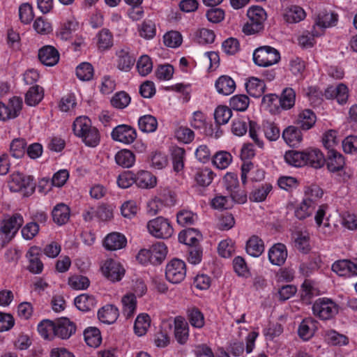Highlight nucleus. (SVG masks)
<instances>
[{"instance_id":"obj_43","label":"nucleus","mask_w":357,"mask_h":357,"mask_svg":"<svg viewBox=\"0 0 357 357\" xmlns=\"http://www.w3.org/2000/svg\"><path fill=\"white\" fill-rule=\"evenodd\" d=\"M44 92L42 87L36 85L31 87L25 95V102L29 106H36L43 98Z\"/></svg>"},{"instance_id":"obj_24","label":"nucleus","mask_w":357,"mask_h":357,"mask_svg":"<svg viewBox=\"0 0 357 357\" xmlns=\"http://www.w3.org/2000/svg\"><path fill=\"white\" fill-rule=\"evenodd\" d=\"M304 159L306 160V165H310L315 169L321 167L326 162L324 154L317 149L305 150Z\"/></svg>"},{"instance_id":"obj_12","label":"nucleus","mask_w":357,"mask_h":357,"mask_svg":"<svg viewBox=\"0 0 357 357\" xmlns=\"http://www.w3.org/2000/svg\"><path fill=\"white\" fill-rule=\"evenodd\" d=\"M332 271L342 277L349 278L357 275V259L354 261L337 260L333 264Z\"/></svg>"},{"instance_id":"obj_46","label":"nucleus","mask_w":357,"mask_h":357,"mask_svg":"<svg viewBox=\"0 0 357 357\" xmlns=\"http://www.w3.org/2000/svg\"><path fill=\"white\" fill-rule=\"evenodd\" d=\"M284 160L287 163L294 167H303L306 165V160L304 159V151H289L284 154Z\"/></svg>"},{"instance_id":"obj_41","label":"nucleus","mask_w":357,"mask_h":357,"mask_svg":"<svg viewBox=\"0 0 357 357\" xmlns=\"http://www.w3.org/2000/svg\"><path fill=\"white\" fill-rule=\"evenodd\" d=\"M151 325V318L146 313L139 314L135 321L134 331L138 336H142L146 333Z\"/></svg>"},{"instance_id":"obj_59","label":"nucleus","mask_w":357,"mask_h":357,"mask_svg":"<svg viewBox=\"0 0 357 357\" xmlns=\"http://www.w3.org/2000/svg\"><path fill=\"white\" fill-rule=\"evenodd\" d=\"M76 75L82 81H89L93 76V68L89 63L84 62L76 68Z\"/></svg>"},{"instance_id":"obj_39","label":"nucleus","mask_w":357,"mask_h":357,"mask_svg":"<svg viewBox=\"0 0 357 357\" xmlns=\"http://www.w3.org/2000/svg\"><path fill=\"white\" fill-rule=\"evenodd\" d=\"M96 39L97 47L100 51L109 50L113 45V35L108 29L100 31L96 35Z\"/></svg>"},{"instance_id":"obj_18","label":"nucleus","mask_w":357,"mask_h":357,"mask_svg":"<svg viewBox=\"0 0 357 357\" xmlns=\"http://www.w3.org/2000/svg\"><path fill=\"white\" fill-rule=\"evenodd\" d=\"M70 208L64 203L57 204L54 206L52 215L53 221L59 226H62L68 223L70 218Z\"/></svg>"},{"instance_id":"obj_14","label":"nucleus","mask_w":357,"mask_h":357,"mask_svg":"<svg viewBox=\"0 0 357 357\" xmlns=\"http://www.w3.org/2000/svg\"><path fill=\"white\" fill-rule=\"evenodd\" d=\"M40 252V248L32 246L26 253V257L29 259L28 270L33 274H40L43 270V264L39 258Z\"/></svg>"},{"instance_id":"obj_57","label":"nucleus","mask_w":357,"mask_h":357,"mask_svg":"<svg viewBox=\"0 0 357 357\" xmlns=\"http://www.w3.org/2000/svg\"><path fill=\"white\" fill-rule=\"evenodd\" d=\"M231 116L232 113L231 109L224 105L217 107L214 112L215 121L219 126L226 124L231 119Z\"/></svg>"},{"instance_id":"obj_49","label":"nucleus","mask_w":357,"mask_h":357,"mask_svg":"<svg viewBox=\"0 0 357 357\" xmlns=\"http://www.w3.org/2000/svg\"><path fill=\"white\" fill-rule=\"evenodd\" d=\"M139 34L141 37L150 40L155 37L156 34V27L155 22L151 20H144L139 26Z\"/></svg>"},{"instance_id":"obj_20","label":"nucleus","mask_w":357,"mask_h":357,"mask_svg":"<svg viewBox=\"0 0 357 357\" xmlns=\"http://www.w3.org/2000/svg\"><path fill=\"white\" fill-rule=\"evenodd\" d=\"M216 91L223 96L231 94L236 89L234 80L229 75H221L215 82Z\"/></svg>"},{"instance_id":"obj_63","label":"nucleus","mask_w":357,"mask_h":357,"mask_svg":"<svg viewBox=\"0 0 357 357\" xmlns=\"http://www.w3.org/2000/svg\"><path fill=\"white\" fill-rule=\"evenodd\" d=\"M176 218L178 224L185 227L193 225L197 220V216L190 211L182 210L177 213Z\"/></svg>"},{"instance_id":"obj_38","label":"nucleus","mask_w":357,"mask_h":357,"mask_svg":"<svg viewBox=\"0 0 357 357\" xmlns=\"http://www.w3.org/2000/svg\"><path fill=\"white\" fill-rule=\"evenodd\" d=\"M152 257V264H160L166 257L167 248L163 242H158L152 245L150 248Z\"/></svg>"},{"instance_id":"obj_36","label":"nucleus","mask_w":357,"mask_h":357,"mask_svg":"<svg viewBox=\"0 0 357 357\" xmlns=\"http://www.w3.org/2000/svg\"><path fill=\"white\" fill-rule=\"evenodd\" d=\"M232 161L233 157L231 154L226 151H219L212 158L213 166L221 170L227 169Z\"/></svg>"},{"instance_id":"obj_21","label":"nucleus","mask_w":357,"mask_h":357,"mask_svg":"<svg viewBox=\"0 0 357 357\" xmlns=\"http://www.w3.org/2000/svg\"><path fill=\"white\" fill-rule=\"evenodd\" d=\"M215 174L209 167L197 168L194 174V181L198 186L208 187L213 182Z\"/></svg>"},{"instance_id":"obj_23","label":"nucleus","mask_w":357,"mask_h":357,"mask_svg":"<svg viewBox=\"0 0 357 357\" xmlns=\"http://www.w3.org/2000/svg\"><path fill=\"white\" fill-rule=\"evenodd\" d=\"M127 240L124 235L113 232L109 234L104 239V247L108 250H116L126 245Z\"/></svg>"},{"instance_id":"obj_11","label":"nucleus","mask_w":357,"mask_h":357,"mask_svg":"<svg viewBox=\"0 0 357 357\" xmlns=\"http://www.w3.org/2000/svg\"><path fill=\"white\" fill-rule=\"evenodd\" d=\"M103 275L112 282L120 281L125 274V269L120 262L108 259L101 266Z\"/></svg>"},{"instance_id":"obj_45","label":"nucleus","mask_w":357,"mask_h":357,"mask_svg":"<svg viewBox=\"0 0 357 357\" xmlns=\"http://www.w3.org/2000/svg\"><path fill=\"white\" fill-rule=\"evenodd\" d=\"M84 340L91 347H98L102 341L99 329L96 327L86 328L84 332Z\"/></svg>"},{"instance_id":"obj_6","label":"nucleus","mask_w":357,"mask_h":357,"mask_svg":"<svg viewBox=\"0 0 357 357\" xmlns=\"http://www.w3.org/2000/svg\"><path fill=\"white\" fill-rule=\"evenodd\" d=\"M185 275L186 265L183 260L173 259L166 265L165 277L169 282L173 284L180 283Z\"/></svg>"},{"instance_id":"obj_16","label":"nucleus","mask_w":357,"mask_h":357,"mask_svg":"<svg viewBox=\"0 0 357 357\" xmlns=\"http://www.w3.org/2000/svg\"><path fill=\"white\" fill-rule=\"evenodd\" d=\"M38 58L43 64L53 66L59 61V53L53 46L46 45L39 50Z\"/></svg>"},{"instance_id":"obj_3","label":"nucleus","mask_w":357,"mask_h":357,"mask_svg":"<svg viewBox=\"0 0 357 357\" xmlns=\"http://www.w3.org/2000/svg\"><path fill=\"white\" fill-rule=\"evenodd\" d=\"M254 63L260 67H268L279 62L280 54L275 48L264 45L257 48L252 54Z\"/></svg>"},{"instance_id":"obj_10","label":"nucleus","mask_w":357,"mask_h":357,"mask_svg":"<svg viewBox=\"0 0 357 357\" xmlns=\"http://www.w3.org/2000/svg\"><path fill=\"white\" fill-rule=\"evenodd\" d=\"M115 64L117 69L123 72H129L132 68L135 58L128 47H121L115 51Z\"/></svg>"},{"instance_id":"obj_40","label":"nucleus","mask_w":357,"mask_h":357,"mask_svg":"<svg viewBox=\"0 0 357 357\" xmlns=\"http://www.w3.org/2000/svg\"><path fill=\"white\" fill-rule=\"evenodd\" d=\"M273 185L269 183H264L255 188L250 195V199L255 202L264 201L268 195L272 191Z\"/></svg>"},{"instance_id":"obj_60","label":"nucleus","mask_w":357,"mask_h":357,"mask_svg":"<svg viewBox=\"0 0 357 357\" xmlns=\"http://www.w3.org/2000/svg\"><path fill=\"white\" fill-rule=\"evenodd\" d=\"M325 338L333 345H347L349 343L347 336L340 334L333 330L326 331L325 332Z\"/></svg>"},{"instance_id":"obj_64","label":"nucleus","mask_w":357,"mask_h":357,"mask_svg":"<svg viewBox=\"0 0 357 357\" xmlns=\"http://www.w3.org/2000/svg\"><path fill=\"white\" fill-rule=\"evenodd\" d=\"M26 143L23 139H15L10 146V154L16 158H22L25 153Z\"/></svg>"},{"instance_id":"obj_9","label":"nucleus","mask_w":357,"mask_h":357,"mask_svg":"<svg viewBox=\"0 0 357 357\" xmlns=\"http://www.w3.org/2000/svg\"><path fill=\"white\" fill-rule=\"evenodd\" d=\"M137 131L132 126L121 124L113 128L111 137L113 140L124 144H132L137 138Z\"/></svg>"},{"instance_id":"obj_13","label":"nucleus","mask_w":357,"mask_h":357,"mask_svg":"<svg viewBox=\"0 0 357 357\" xmlns=\"http://www.w3.org/2000/svg\"><path fill=\"white\" fill-rule=\"evenodd\" d=\"M324 97L328 100H336L340 105L345 104L349 98V89L344 84L329 86L324 91Z\"/></svg>"},{"instance_id":"obj_56","label":"nucleus","mask_w":357,"mask_h":357,"mask_svg":"<svg viewBox=\"0 0 357 357\" xmlns=\"http://www.w3.org/2000/svg\"><path fill=\"white\" fill-rule=\"evenodd\" d=\"M247 15L250 21L256 22L261 26H264V22L266 20V11L257 6L250 7L247 11Z\"/></svg>"},{"instance_id":"obj_54","label":"nucleus","mask_w":357,"mask_h":357,"mask_svg":"<svg viewBox=\"0 0 357 357\" xmlns=\"http://www.w3.org/2000/svg\"><path fill=\"white\" fill-rule=\"evenodd\" d=\"M136 68L141 76L148 75L153 70V62L146 54L142 55L137 61Z\"/></svg>"},{"instance_id":"obj_53","label":"nucleus","mask_w":357,"mask_h":357,"mask_svg":"<svg viewBox=\"0 0 357 357\" xmlns=\"http://www.w3.org/2000/svg\"><path fill=\"white\" fill-rule=\"evenodd\" d=\"M92 126L91 119L86 116H80L75 119L73 123V131L75 136L82 135L88 128Z\"/></svg>"},{"instance_id":"obj_62","label":"nucleus","mask_w":357,"mask_h":357,"mask_svg":"<svg viewBox=\"0 0 357 357\" xmlns=\"http://www.w3.org/2000/svg\"><path fill=\"white\" fill-rule=\"evenodd\" d=\"M296 248L303 252H307L310 249V236L306 232H298L295 237Z\"/></svg>"},{"instance_id":"obj_22","label":"nucleus","mask_w":357,"mask_h":357,"mask_svg":"<svg viewBox=\"0 0 357 357\" xmlns=\"http://www.w3.org/2000/svg\"><path fill=\"white\" fill-rule=\"evenodd\" d=\"M174 336L176 341L181 344H185L188 340L189 326L181 317H176L174 319Z\"/></svg>"},{"instance_id":"obj_27","label":"nucleus","mask_w":357,"mask_h":357,"mask_svg":"<svg viewBox=\"0 0 357 357\" xmlns=\"http://www.w3.org/2000/svg\"><path fill=\"white\" fill-rule=\"evenodd\" d=\"M119 315V309L115 305L110 304L102 307L98 312L99 320L107 324L114 323Z\"/></svg>"},{"instance_id":"obj_32","label":"nucleus","mask_w":357,"mask_h":357,"mask_svg":"<svg viewBox=\"0 0 357 357\" xmlns=\"http://www.w3.org/2000/svg\"><path fill=\"white\" fill-rule=\"evenodd\" d=\"M317 121L315 114L310 109H304L298 115L296 123L304 130L312 128Z\"/></svg>"},{"instance_id":"obj_29","label":"nucleus","mask_w":357,"mask_h":357,"mask_svg":"<svg viewBox=\"0 0 357 357\" xmlns=\"http://www.w3.org/2000/svg\"><path fill=\"white\" fill-rule=\"evenodd\" d=\"M344 158L341 153L333 149L329 151L326 165L330 172H337L341 171L344 168Z\"/></svg>"},{"instance_id":"obj_28","label":"nucleus","mask_w":357,"mask_h":357,"mask_svg":"<svg viewBox=\"0 0 357 357\" xmlns=\"http://www.w3.org/2000/svg\"><path fill=\"white\" fill-rule=\"evenodd\" d=\"M282 137L284 142L290 146H296L303 140V135L301 130L294 126H289L287 127L283 130Z\"/></svg>"},{"instance_id":"obj_30","label":"nucleus","mask_w":357,"mask_h":357,"mask_svg":"<svg viewBox=\"0 0 357 357\" xmlns=\"http://www.w3.org/2000/svg\"><path fill=\"white\" fill-rule=\"evenodd\" d=\"M122 313L126 319L132 317L137 310V299L134 294H127L121 298Z\"/></svg>"},{"instance_id":"obj_19","label":"nucleus","mask_w":357,"mask_h":357,"mask_svg":"<svg viewBox=\"0 0 357 357\" xmlns=\"http://www.w3.org/2000/svg\"><path fill=\"white\" fill-rule=\"evenodd\" d=\"M317 321L312 317H307L303 319L298 328L299 337L304 341L311 339L317 328Z\"/></svg>"},{"instance_id":"obj_25","label":"nucleus","mask_w":357,"mask_h":357,"mask_svg":"<svg viewBox=\"0 0 357 357\" xmlns=\"http://www.w3.org/2000/svg\"><path fill=\"white\" fill-rule=\"evenodd\" d=\"M282 16L285 22L293 24L303 20L306 17V13L303 8L292 5L284 10Z\"/></svg>"},{"instance_id":"obj_26","label":"nucleus","mask_w":357,"mask_h":357,"mask_svg":"<svg viewBox=\"0 0 357 357\" xmlns=\"http://www.w3.org/2000/svg\"><path fill=\"white\" fill-rule=\"evenodd\" d=\"M245 86L248 93L254 98L261 97L266 89L264 82L255 77H249L245 83Z\"/></svg>"},{"instance_id":"obj_61","label":"nucleus","mask_w":357,"mask_h":357,"mask_svg":"<svg viewBox=\"0 0 357 357\" xmlns=\"http://www.w3.org/2000/svg\"><path fill=\"white\" fill-rule=\"evenodd\" d=\"M181 34L176 31H171L166 33L163 36L164 44L172 48L179 47L182 43Z\"/></svg>"},{"instance_id":"obj_33","label":"nucleus","mask_w":357,"mask_h":357,"mask_svg":"<svg viewBox=\"0 0 357 357\" xmlns=\"http://www.w3.org/2000/svg\"><path fill=\"white\" fill-rule=\"evenodd\" d=\"M245 250L249 255L257 257L264 250V242L258 236L253 235L247 241Z\"/></svg>"},{"instance_id":"obj_48","label":"nucleus","mask_w":357,"mask_h":357,"mask_svg":"<svg viewBox=\"0 0 357 357\" xmlns=\"http://www.w3.org/2000/svg\"><path fill=\"white\" fill-rule=\"evenodd\" d=\"M322 189L317 185L307 186L304 190V197L303 199L309 200V203L317 206L319 199L323 196Z\"/></svg>"},{"instance_id":"obj_52","label":"nucleus","mask_w":357,"mask_h":357,"mask_svg":"<svg viewBox=\"0 0 357 357\" xmlns=\"http://www.w3.org/2000/svg\"><path fill=\"white\" fill-rule=\"evenodd\" d=\"M33 28L40 35H47L53 30L51 22L47 18L41 16L34 20Z\"/></svg>"},{"instance_id":"obj_2","label":"nucleus","mask_w":357,"mask_h":357,"mask_svg":"<svg viewBox=\"0 0 357 357\" xmlns=\"http://www.w3.org/2000/svg\"><path fill=\"white\" fill-rule=\"evenodd\" d=\"M8 185L12 192H21L24 196H30L36 188L32 176L18 172H14L10 176Z\"/></svg>"},{"instance_id":"obj_7","label":"nucleus","mask_w":357,"mask_h":357,"mask_svg":"<svg viewBox=\"0 0 357 357\" xmlns=\"http://www.w3.org/2000/svg\"><path fill=\"white\" fill-rule=\"evenodd\" d=\"M22 98L14 96L10 98L7 103L0 101V121H8L17 118L22 109Z\"/></svg>"},{"instance_id":"obj_44","label":"nucleus","mask_w":357,"mask_h":357,"mask_svg":"<svg viewBox=\"0 0 357 357\" xmlns=\"http://www.w3.org/2000/svg\"><path fill=\"white\" fill-rule=\"evenodd\" d=\"M138 126L143 132H153L157 129L158 121L152 115H144L139 119Z\"/></svg>"},{"instance_id":"obj_1","label":"nucleus","mask_w":357,"mask_h":357,"mask_svg":"<svg viewBox=\"0 0 357 357\" xmlns=\"http://www.w3.org/2000/svg\"><path fill=\"white\" fill-rule=\"evenodd\" d=\"M340 307L333 299L327 297L319 298L312 305L313 315L321 321L334 319L338 314Z\"/></svg>"},{"instance_id":"obj_37","label":"nucleus","mask_w":357,"mask_h":357,"mask_svg":"<svg viewBox=\"0 0 357 357\" xmlns=\"http://www.w3.org/2000/svg\"><path fill=\"white\" fill-rule=\"evenodd\" d=\"M135 183L141 188H151L156 185V177L148 171L142 170L135 175Z\"/></svg>"},{"instance_id":"obj_47","label":"nucleus","mask_w":357,"mask_h":357,"mask_svg":"<svg viewBox=\"0 0 357 357\" xmlns=\"http://www.w3.org/2000/svg\"><path fill=\"white\" fill-rule=\"evenodd\" d=\"M187 316L192 326L202 328L204 326V316L197 307L189 308L187 311Z\"/></svg>"},{"instance_id":"obj_35","label":"nucleus","mask_w":357,"mask_h":357,"mask_svg":"<svg viewBox=\"0 0 357 357\" xmlns=\"http://www.w3.org/2000/svg\"><path fill=\"white\" fill-rule=\"evenodd\" d=\"M116 163L123 168H130L135 162V155L130 150L122 149L119 151L114 157Z\"/></svg>"},{"instance_id":"obj_8","label":"nucleus","mask_w":357,"mask_h":357,"mask_svg":"<svg viewBox=\"0 0 357 357\" xmlns=\"http://www.w3.org/2000/svg\"><path fill=\"white\" fill-rule=\"evenodd\" d=\"M23 222V217L20 213H15L5 218L1 226V231L5 236L4 241L9 242L17 234Z\"/></svg>"},{"instance_id":"obj_5","label":"nucleus","mask_w":357,"mask_h":357,"mask_svg":"<svg viewBox=\"0 0 357 357\" xmlns=\"http://www.w3.org/2000/svg\"><path fill=\"white\" fill-rule=\"evenodd\" d=\"M339 20L337 13L332 10H323L318 13L311 30L313 36L322 35L327 28L336 26Z\"/></svg>"},{"instance_id":"obj_50","label":"nucleus","mask_w":357,"mask_h":357,"mask_svg":"<svg viewBox=\"0 0 357 357\" xmlns=\"http://www.w3.org/2000/svg\"><path fill=\"white\" fill-rule=\"evenodd\" d=\"M55 322L50 320H43L38 325L39 334L45 340H52L54 337Z\"/></svg>"},{"instance_id":"obj_34","label":"nucleus","mask_w":357,"mask_h":357,"mask_svg":"<svg viewBox=\"0 0 357 357\" xmlns=\"http://www.w3.org/2000/svg\"><path fill=\"white\" fill-rule=\"evenodd\" d=\"M75 305L78 310L88 312L93 310L97 305V301L93 296L86 294H81L75 298Z\"/></svg>"},{"instance_id":"obj_51","label":"nucleus","mask_w":357,"mask_h":357,"mask_svg":"<svg viewBox=\"0 0 357 357\" xmlns=\"http://www.w3.org/2000/svg\"><path fill=\"white\" fill-rule=\"evenodd\" d=\"M296 93L291 88L283 90L280 98H278L280 107L283 109H289L295 104Z\"/></svg>"},{"instance_id":"obj_55","label":"nucleus","mask_w":357,"mask_h":357,"mask_svg":"<svg viewBox=\"0 0 357 357\" xmlns=\"http://www.w3.org/2000/svg\"><path fill=\"white\" fill-rule=\"evenodd\" d=\"M249 104V98L243 94L234 96L229 100L230 107L236 111H245L248 109Z\"/></svg>"},{"instance_id":"obj_15","label":"nucleus","mask_w":357,"mask_h":357,"mask_svg":"<svg viewBox=\"0 0 357 357\" xmlns=\"http://www.w3.org/2000/svg\"><path fill=\"white\" fill-rule=\"evenodd\" d=\"M76 331L75 324L68 319L64 318L55 322L54 337L63 340L68 339Z\"/></svg>"},{"instance_id":"obj_4","label":"nucleus","mask_w":357,"mask_h":357,"mask_svg":"<svg viewBox=\"0 0 357 357\" xmlns=\"http://www.w3.org/2000/svg\"><path fill=\"white\" fill-rule=\"evenodd\" d=\"M146 227L149 233L156 238L167 239L174 234V229L169 220L162 216L149 220Z\"/></svg>"},{"instance_id":"obj_42","label":"nucleus","mask_w":357,"mask_h":357,"mask_svg":"<svg viewBox=\"0 0 357 357\" xmlns=\"http://www.w3.org/2000/svg\"><path fill=\"white\" fill-rule=\"evenodd\" d=\"M307 202H309V200L303 199L295 208L294 215L298 220H305L311 216L314 213L317 206Z\"/></svg>"},{"instance_id":"obj_17","label":"nucleus","mask_w":357,"mask_h":357,"mask_svg":"<svg viewBox=\"0 0 357 357\" xmlns=\"http://www.w3.org/2000/svg\"><path fill=\"white\" fill-rule=\"evenodd\" d=\"M287 257V250L283 243L273 245L268 251L270 262L276 266H282L284 264Z\"/></svg>"},{"instance_id":"obj_31","label":"nucleus","mask_w":357,"mask_h":357,"mask_svg":"<svg viewBox=\"0 0 357 357\" xmlns=\"http://www.w3.org/2000/svg\"><path fill=\"white\" fill-rule=\"evenodd\" d=\"M77 137L80 138L86 146L92 148L96 147L100 142V132L96 127L93 126Z\"/></svg>"},{"instance_id":"obj_58","label":"nucleus","mask_w":357,"mask_h":357,"mask_svg":"<svg viewBox=\"0 0 357 357\" xmlns=\"http://www.w3.org/2000/svg\"><path fill=\"white\" fill-rule=\"evenodd\" d=\"M263 131L266 139L271 142L276 141L280 136V129L274 122H264Z\"/></svg>"}]
</instances>
